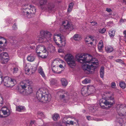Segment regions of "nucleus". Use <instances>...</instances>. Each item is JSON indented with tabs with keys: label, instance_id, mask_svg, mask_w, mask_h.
<instances>
[{
	"label": "nucleus",
	"instance_id": "bf43d9fd",
	"mask_svg": "<svg viewBox=\"0 0 126 126\" xmlns=\"http://www.w3.org/2000/svg\"><path fill=\"white\" fill-rule=\"evenodd\" d=\"M83 113H84L85 111V110H83Z\"/></svg>",
	"mask_w": 126,
	"mask_h": 126
},
{
	"label": "nucleus",
	"instance_id": "3c124183",
	"mask_svg": "<svg viewBox=\"0 0 126 126\" xmlns=\"http://www.w3.org/2000/svg\"><path fill=\"white\" fill-rule=\"evenodd\" d=\"M123 34L125 35L124 37L126 39V30L124 31Z\"/></svg>",
	"mask_w": 126,
	"mask_h": 126
},
{
	"label": "nucleus",
	"instance_id": "c9c22d12",
	"mask_svg": "<svg viewBox=\"0 0 126 126\" xmlns=\"http://www.w3.org/2000/svg\"><path fill=\"white\" fill-rule=\"evenodd\" d=\"M52 70L53 72L55 73H58L59 74L61 73L60 72H57L58 71V68L57 67H54L53 68H52Z\"/></svg>",
	"mask_w": 126,
	"mask_h": 126
},
{
	"label": "nucleus",
	"instance_id": "f257e3e1",
	"mask_svg": "<svg viewBox=\"0 0 126 126\" xmlns=\"http://www.w3.org/2000/svg\"><path fill=\"white\" fill-rule=\"evenodd\" d=\"M77 60L78 61L81 63H88L91 64L90 65L84 64L82 66L83 69L85 71H88L90 73L94 72L95 69L98 65V62L97 59L93 58L92 56L88 54H84L79 55Z\"/></svg>",
	"mask_w": 126,
	"mask_h": 126
},
{
	"label": "nucleus",
	"instance_id": "ea45409f",
	"mask_svg": "<svg viewBox=\"0 0 126 126\" xmlns=\"http://www.w3.org/2000/svg\"><path fill=\"white\" fill-rule=\"evenodd\" d=\"M116 84L115 82H112L111 83V87L113 88H115L116 87Z\"/></svg>",
	"mask_w": 126,
	"mask_h": 126
},
{
	"label": "nucleus",
	"instance_id": "9b49d317",
	"mask_svg": "<svg viewBox=\"0 0 126 126\" xmlns=\"http://www.w3.org/2000/svg\"><path fill=\"white\" fill-rule=\"evenodd\" d=\"M11 113V111L7 107H2L0 110V117L3 118L7 117L10 115Z\"/></svg>",
	"mask_w": 126,
	"mask_h": 126
},
{
	"label": "nucleus",
	"instance_id": "f03ea898",
	"mask_svg": "<svg viewBox=\"0 0 126 126\" xmlns=\"http://www.w3.org/2000/svg\"><path fill=\"white\" fill-rule=\"evenodd\" d=\"M36 97L38 100L40 102L43 103L49 102L51 98V96L49 94H46L43 88L39 89L36 93Z\"/></svg>",
	"mask_w": 126,
	"mask_h": 126
},
{
	"label": "nucleus",
	"instance_id": "a878e982",
	"mask_svg": "<svg viewBox=\"0 0 126 126\" xmlns=\"http://www.w3.org/2000/svg\"><path fill=\"white\" fill-rule=\"evenodd\" d=\"M38 72L44 78H46L45 73L42 68H39L38 70Z\"/></svg>",
	"mask_w": 126,
	"mask_h": 126
},
{
	"label": "nucleus",
	"instance_id": "f8f14e48",
	"mask_svg": "<svg viewBox=\"0 0 126 126\" xmlns=\"http://www.w3.org/2000/svg\"><path fill=\"white\" fill-rule=\"evenodd\" d=\"M119 110L118 111L119 116H122L126 115V106L121 105L119 106Z\"/></svg>",
	"mask_w": 126,
	"mask_h": 126
},
{
	"label": "nucleus",
	"instance_id": "0eeeda50",
	"mask_svg": "<svg viewBox=\"0 0 126 126\" xmlns=\"http://www.w3.org/2000/svg\"><path fill=\"white\" fill-rule=\"evenodd\" d=\"M53 40L56 44L59 47H64L65 44V37L61 34H58L53 37Z\"/></svg>",
	"mask_w": 126,
	"mask_h": 126
},
{
	"label": "nucleus",
	"instance_id": "58836bf2",
	"mask_svg": "<svg viewBox=\"0 0 126 126\" xmlns=\"http://www.w3.org/2000/svg\"><path fill=\"white\" fill-rule=\"evenodd\" d=\"M90 82V80L89 79H86L82 81V83L84 84H87Z\"/></svg>",
	"mask_w": 126,
	"mask_h": 126
},
{
	"label": "nucleus",
	"instance_id": "5fc2aeb1",
	"mask_svg": "<svg viewBox=\"0 0 126 126\" xmlns=\"http://www.w3.org/2000/svg\"><path fill=\"white\" fill-rule=\"evenodd\" d=\"M59 67L60 68H62L63 67V66L62 65L60 64L59 65Z\"/></svg>",
	"mask_w": 126,
	"mask_h": 126
},
{
	"label": "nucleus",
	"instance_id": "bb28decb",
	"mask_svg": "<svg viewBox=\"0 0 126 126\" xmlns=\"http://www.w3.org/2000/svg\"><path fill=\"white\" fill-rule=\"evenodd\" d=\"M100 77L102 78H103L104 75V67H102L100 70Z\"/></svg>",
	"mask_w": 126,
	"mask_h": 126
},
{
	"label": "nucleus",
	"instance_id": "aec40b11",
	"mask_svg": "<svg viewBox=\"0 0 126 126\" xmlns=\"http://www.w3.org/2000/svg\"><path fill=\"white\" fill-rule=\"evenodd\" d=\"M106 51L107 53H110L112 52L113 50V48L111 46H106L105 47Z\"/></svg>",
	"mask_w": 126,
	"mask_h": 126
},
{
	"label": "nucleus",
	"instance_id": "412c9836",
	"mask_svg": "<svg viewBox=\"0 0 126 126\" xmlns=\"http://www.w3.org/2000/svg\"><path fill=\"white\" fill-rule=\"evenodd\" d=\"M25 110V108L24 107L19 106H17L16 107V110L19 112H21L24 111Z\"/></svg>",
	"mask_w": 126,
	"mask_h": 126
},
{
	"label": "nucleus",
	"instance_id": "9d476101",
	"mask_svg": "<svg viewBox=\"0 0 126 126\" xmlns=\"http://www.w3.org/2000/svg\"><path fill=\"white\" fill-rule=\"evenodd\" d=\"M18 92L23 96H27L30 95L33 92V89L31 85L29 86L26 90L19 89Z\"/></svg>",
	"mask_w": 126,
	"mask_h": 126
},
{
	"label": "nucleus",
	"instance_id": "dca6fc26",
	"mask_svg": "<svg viewBox=\"0 0 126 126\" xmlns=\"http://www.w3.org/2000/svg\"><path fill=\"white\" fill-rule=\"evenodd\" d=\"M81 93L82 95L84 96H86L89 95L87 86H84L82 88Z\"/></svg>",
	"mask_w": 126,
	"mask_h": 126
},
{
	"label": "nucleus",
	"instance_id": "393cba45",
	"mask_svg": "<svg viewBox=\"0 0 126 126\" xmlns=\"http://www.w3.org/2000/svg\"><path fill=\"white\" fill-rule=\"evenodd\" d=\"M37 116L39 119H41L45 117L44 113L42 112L38 111L37 113Z\"/></svg>",
	"mask_w": 126,
	"mask_h": 126
},
{
	"label": "nucleus",
	"instance_id": "6e6552de",
	"mask_svg": "<svg viewBox=\"0 0 126 126\" xmlns=\"http://www.w3.org/2000/svg\"><path fill=\"white\" fill-rule=\"evenodd\" d=\"M64 59L68 65L71 67L76 65V60L74 56L70 54H67L65 55Z\"/></svg>",
	"mask_w": 126,
	"mask_h": 126
},
{
	"label": "nucleus",
	"instance_id": "4468645a",
	"mask_svg": "<svg viewBox=\"0 0 126 126\" xmlns=\"http://www.w3.org/2000/svg\"><path fill=\"white\" fill-rule=\"evenodd\" d=\"M46 49L45 47L43 46L39 45L36 48V51L38 55L40 54L41 52L46 51Z\"/></svg>",
	"mask_w": 126,
	"mask_h": 126
},
{
	"label": "nucleus",
	"instance_id": "7ed1b4c3",
	"mask_svg": "<svg viewBox=\"0 0 126 126\" xmlns=\"http://www.w3.org/2000/svg\"><path fill=\"white\" fill-rule=\"evenodd\" d=\"M36 10L34 6L26 4L22 6V14L24 17L30 18L33 16Z\"/></svg>",
	"mask_w": 126,
	"mask_h": 126
},
{
	"label": "nucleus",
	"instance_id": "2f4dec72",
	"mask_svg": "<svg viewBox=\"0 0 126 126\" xmlns=\"http://www.w3.org/2000/svg\"><path fill=\"white\" fill-rule=\"evenodd\" d=\"M59 118V115L57 113L54 114L52 116V118L55 121H56Z\"/></svg>",
	"mask_w": 126,
	"mask_h": 126
},
{
	"label": "nucleus",
	"instance_id": "4c0bfd02",
	"mask_svg": "<svg viewBox=\"0 0 126 126\" xmlns=\"http://www.w3.org/2000/svg\"><path fill=\"white\" fill-rule=\"evenodd\" d=\"M79 35L78 34H75L74 36V38L75 40L76 41H78L79 39Z\"/></svg>",
	"mask_w": 126,
	"mask_h": 126
},
{
	"label": "nucleus",
	"instance_id": "6e6d98bb",
	"mask_svg": "<svg viewBox=\"0 0 126 126\" xmlns=\"http://www.w3.org/2000/svg\"><path fill=\"white\" fill-rule=\"evenodd\" d=\"M124 2L126 4V0H123Z\"/></svg>",
	"mask_w": 126,
	"mask_h": 126
},
{
	"label": "nucleus",
	"instance_id": "5701e85b",
	"mask_svg": "<svg viewBox=\"0 0 126 126\" xmlns=\"http://www.w3.org/2000/svg\"><path fill=\"white\" fill-rule=\"evenodd\" d=\"M36 68L34 67L32 68L31 69H30L29 68H27V67L26 66L25 68V71L27 73H28L29 72L30 70H31L32 72V73L34 72L36 70Z\"/></svg>",
	"mask_w": 126,
	"mask_h": 126
},
{
	"label": "nucleus",
	"instance_id": "13d9d810",
	"mask_svg": "<svg viewBox=\"0 0 126 126\" xmlns=\"http://www.w3.org/2000/svg\"><path fill=\"white\" fill-rule=\"evenodd\" d=\"M42 126H47V125H43Z\"/></svg>",
	"mask_w": 126,
	"mask_h": 126
},
{
	"label": "nucleus",
	"instance_id": "09e8293b",
	"mask_svg": "<svg viewBox=\"0 0 126 126\" xmlns=\"http://www.w3.org/2000/svg\"><path fill=\"white\" fill-rule=\"evenodd\" d=\"M85 41H86V44H93V42H90L89 43V41L88 40H86Z\"/></svg>",
	"mask_w": 126,
	"mask_h": 126
},
{
	"label": "nucleus",
	"instance_id": "de8ad7c7",
	"mask_svg": "<svg viewBox=\"0 0 126 126\" xmlns=\"http://www.w3.org/2000/svg\"><path fill=\"white\" fill-rule=\"evenodd\" d=\"M90 23H93V24H92V25L93 26H94L96 24H97V23L95 22V21H93L92 22H90Z\"/></svg>",
	"mask_w": 126,
	"mask_h": 126
},
{
	"label": "nucleus",
	"instance_id": "f3484780",
	"mask_svg": "<svg viewBox=\"0 0 126 126\" xmlns=\"http://www.w3.org/2000/svg\"><path fill=\"white\" fill-rule=\"evenodd\" d=\"M87 88L89 95L94 93L95 91L94 87L93 86H88Z\"/></svg>",
	"mask_w": 126,
	"mask_h": 126
},
{
	"label": "nucleus",
	"instance_id": "b1692460",
	"mask_svg": "<svg viewBox=\"0 0 126 126\" xmlns=\"http://www.w3.org/2000/svg\"><path fill=\"white\" fill-rule=\"evenodd\" d=\"M61 81L63 86L66 87L67 85L68 82L64 78L62 79Z\"/></svg>",
	"mask_w": 126,
	"mask_h": 126
},
{
	"label": "nucleus",
	"instance_id": "39448f33",
	"mask_svg": "<svg viewBox=\"0 0 126 126\" xmlns=\"http://www.w3.org/2000/svg\"><path fill=\"white\" fill-rule=\"evenodd\" d=\"M15 81V80L13 78L8 76L3 77L0 76V84L3 83L4 85L7 87H12L14 85V82Z\"/></svg>",
	"mask_w": 126,
	"mask_h": 126
},
{
	"label": "nucleus",
	"instance_id": "ddd939ff",
	"mask_svg": "<svg viewBox=\"0 0 126 126\" xmlns=\"http://www.w3.org/2000/svg\"><path fill=\"white\" fill-rule=\"evenodd\" d=\"M32 83L31 81L29 80H24L20 82V86L22 89H24L31 85Z\"/></svg>",
	"mask_w": 126,
	"mask_h": 126
},
{
	"label": "nucleus",
	"instance_id": "7c9ffc66",
	"mask_svg": "<svg viewBox=\"0 0 126 126\" xmlns=\"http://www.w3.org/2000/svg\"><path fill=\"white\" fill-rule=\"evenodd\" d=\"M119 85L120 87L123 89L125 88L126 86L125 83L123 81L120 82L119 83Z\"/></svg>",
	"mask_w": 126,
	"mask_h": 126
},
{
	"label": "nucleus",
	"instance_id": "423d86ee",
	"mask_svg": "<svg viewBox=\"0 0 126 126\" xmlns=\"http://www.w3.org/2000/svg\"><path fill=\"white\" fill-rule=\"evenodd\" d=\"M52 34L51 32L47 31L42 30L40 32L39 36V42L42 43L48 42L50 39Z\"/></svg>",
	"mask_w": 126,
	"mask_h": 126
},
{
	"label": "nucleus",
	"instance_id": "c756f323",
	"mask_svg": "<svg viewBox=\"0 0 126 126\" xmlns=\"http://www.w3.org/2000/svg\"><path fill=\"white\" fill-rule=\"evenodd\" d=\"M103 47V41L101 40L99 41L98 45V48L99 49H101Z\"/></svg>",
	"mask_w": 126,
	"mask_h": 126
},
{
	"label": "nucleus",
	"instance_id": "20e7f679",
	"mask_svg": "<svg viewBox=\"0 0 126 126\" xmlns=\"http://www.w3.org/2000/svg\"><path fill=\"white\" fill-rule=\"evenodd\" d=\"M107 96H108V98H102L100 100L99 104L101 107L103 109H106V107H110L113 104V103L109 101L108 100H113L114 97L112 93L110 92L107 94Z\"/></svg>",
	"mask_w": 126,
	"mask_h": 126
},
{
	"label": "nucleus",
	"instance_id": "4d7b16f0",
	"mask_svg": "<svg viewBox=\"0 0 126 126\" xmlns=\"http://www.w3.org/2000/svg\"><path fill=\"white\" fill-rule=\"evenodd\" d=\"M3 44V42L2 41H0V44Z\"/></svg>",
	"mask_w": 126,
	"mask_h": 126
},
{
	"label": "nucleus",
	"instance_id": "f704fd0d",
	"mask_svg": "<svg viewBox=\"0 0 126 126\" xmlns=\"http://www.w3.org/2000/svg\"><path fill=\"white\" fill-rule=\"evenodd\" d=\"M50 47L49 49L50 51L51 52H54L55 51V47L51 45H50Z\"/></svg>",
	"mask_w": 126,
	"mask_h": 126
},
{
	"label": "nucleus",
	"instance_id": "a211bd4d",
	"mask_svg": "<svg viewBox=\"0 0 126 126\" xmlns=\"http://www.w3.org/2000/svg\"><path fill=\"white\" fill-rule=\"evenodd\" d=\"M68 121H66L65 123L66 124V126H79V125L77 123L75 122L72 121L68 122Z\"/></svg>",
	"mask_w": 126,
	"mask_h": 126
},
{
	"label": "nucleus",
	"instance_id": "79ce46f5",
	"mask_svg": "<svg viewBox=\"0 0 126 126\" xmlns=\"http://www.w3.org/2000/svg\"><path fill=\"white\" fill-rule=\"evenodd\" d=\"M56 81L54 79H52L50 81V83L52 85H54L56 83Z\"/></svg>",
	"mask_w": 126,
	"mask_h": 126
},
{
	"label": "nucleus",
	"instance_id": "6ab92c4d",
	"mask_svg": "<svg viewBox=\"0 0 126 126\" xmlns=\"http://www.w3.org/2000/svg\"><path fill=\"white\" fill-rule=\"evenodd\" d=\"M38 56L42 58H45L47 57L48 55V52L46 50L45 52H41L40 54L38 55Z\"/></svg>",
	"mask_w": 126,
	"mask_h": 126
},
{
	"label": "nucleus",
	"instance_id": "e433bc0d",
	"mask_svg": "<svg viewBox=\"0 0 126 126\" xmlns=\"http://www.w3.org/2000/svg\"><path fill=\"white\" fill-rule=\"evenodd\" d=\"M106 31V29L104 28L102 29H100L99 30L98 32L100 33H104Z\"/></svg>",
	"mask_w": 126,
	"mask_h": 126
},
{
	"label": "nucleus",
	"instance_id": "49530a36",
	"mask_svg": "<svg viewBox=\"0 0 126 126\" xmlns=\"http://www.w3.org/2000/svg\"><path fill=\"white\" fill-rule=\"evenodd\" d=\"M106 11L109 13L112 11V10L111 9L108 8H106Z\"/></svg>",
	"mask_w": 126,
	"mask_h": 126
},
{
	"label": "nucleus",
	"instance_id": "37998d69",
	"mask_svg": "<svg viewBox=\"0 0 126 126\" xmlns=\"http://www.w3.org/2000/svg\"><path fill=\"white\" fill-rule=\"evenodd\" d=\"M35 121L34 120L31 121L30 123L29 126H32V125L34 124L35 123Z\"/></svg>",
	"mask_w": 126,
	"mask_h": 126
},
{
	"label": "nucleus",
	"instance_id": "2eb2a0df",
	"mask_svg": "<svg viewBox=\"0 0 126 126\" xmlns=\"http://www.w3.org/2000/svg\"><path fill=\"white\" fill-rule=\"evenodd\" d=\"M67 24L66 25H64L62 27H64V29L62 30L63 31H65V29L68 30L69 31H71L73 29V26L71 23L68 22V21H66Z\"/></svg>",
	"mask_w": 126,
	"mask_h": 126
},
{
	"label": "nucleus",
	"instance_id": "473e14b6",
	"mask_svg": "<svg viewBox=\"0 0 126 126\" xmlns=\"http://www.w3.org/2000/svg\"><path fill=\"white\" fill-rule=\"evenodd\" d=\"M9 60L8 58H2L1 62L2 64H4L7 63Z\"/></svg>",
	"mask_w": 126,
	"mask_h": 126
},
{
	"label": "nucleus",
	"instance_id": "a18cd8bd",
	"mask_svg": "<svg viewBox=\"0 0 126 126\" xmlns=\"http://www.w3.org/2000/svg\"><path fill=\"white\" fill-rule=\"evenodd\" d=\"M16 26V24H14L13 26V29L14 30L16 29L17 28Z\"/></svg>",
	"mask_w": 126,
	"mask_h": 126
},
{
	"label": "nucleus",
	"instance_id": "1a4fd4ad",
	"mask_svg": "<svg viewBox=\"0 0 126 126\" xmlns=\"http://www.w3.org/2000/svg\"><path fill=\"white\" fill-rule=\"evenodd\" d=\"M58 93L60 99L64 102L68 101L70 99V95L66 91L61 90L59 91Z\"/></svg>",
	"mask_w": 126,
	"mask_h": 126
},
{
	"label": "nucleus",
	"instance_id": "8fccbe9b",
	"mask_svg": "<svg viewBox=\"0 0 126 126\" xmlns=\"http://www.w3.org/2000/svg\"><path fill=\"white\" fill-rule=\"evenodd\" d=\"M9 38L11 40H13L14 39L15 37L14 36H9Z\"/></svg>",
	"mask_w": 126,
	"mask_h": 126
},
{
	"label": "nucleus",
	"instance_id": "c03bdc74",
	"mask_svg": "<svg viewBox=\"0 0 126 126\" xmlns=\"http://www.w3.org/2000/svg\"><path fill=\"white\" fill-rule=\"evenodd\" d=\"M66 23V21H63V25L61 27V30H60L61 31V30H63V28H64V27H63L62 26L64 25V24L66 23Z\"/></svg>",
	"mask_w": 126,
	"mask_h": 126
},
{
	"label": "nucleus",
	"instance_id": "603ef678",
	"mask_svg": "<svg viewBox=\"0 0 126 126\" xmlns=\"http://www.w3.org/2000/svg\"><path fill=\"white\" fill-rule=\"evenodd\" d=\"M87 119L89 120H91V116H86Z\"/></svg>",
	"mask_w": 126,
	"mask_h": 126
},
{
	"label": "nucleus",
	"instance_id": "052dcab7",
	"mask_svg": "<svg viewBox=\"0 0 126 126\" xmlns=\"http://www.w3.org/2000/svg\"><path fill=\"white\" fill-rule=\"evenodd\" d=\"M125 41L126 43V40H125Z\"/></svg>",
	"mask_w": 126,
	"mask_h": 126
},
{
	"label": "nucleus",
	"instance_id": "680f3d73",
	"mask_svg": "<svg viewBox=\"0 0 126 126\" xmlns=\"http://www.w3.org/2000/svg\"><path fill=\"white\" fill-rule=\"evenodd\" d=\"M1 106H0V107Z\"/></svg>",
	"mask_w": 126,
	"mask_h": 126
},
{
	"label": "nucleus",
	"instance_id": "4be33fe9",
	"mask_svg": "<svg viewBox=\"0 0 126 126\" xmlns=\"http://www.w3.org/2000/svg\"><path fill=\"white\" fill-rule=\"evenodd\" d=\"M35 59V57L32 54H31L28 56L27 58V60L30 62L33 61Z\"/></svg>",
	"mask_w": 126,
	"mask_h": 126
},
{
	"label": "nucleus",
	"instance_id": "72a5a7b5",
	"mask_svg": "<svg viewBox=\"0 0 126 126\" xmlns=\"http://www.w3.org/2000/svg\"><path fill=\"white\" fill-rule=\"evenodd\" d=\"M73 6V4L72 3H70L69 5L67 11L68 12H70Z\"/></svg>",
	"mask_w": 126,
	"mask_h": 126
},
{
	"label": "nucleus",
	"instance_id": "cd10ccee",
	"mask_svg": "<svg viewBox=\"0 0 126 126\" xmlns=\"http://www.w3.org/2000/svg\"><path fill=\"white\" fill-rule=\"evenodd\" d=\"M115 31L114 30H111L109 32V34L110 37L113 38L115 35Z\"/></svg>",
	"mask_w": 126,
	"mask_h": 126
},
{
	"label": "nucleus",
	"instance_id": "c85d7f7f",
	"mask_svg": "<svg viewBox=\"0 0 126 126\" xmlns=\"http://www.w3.org/2000/svg\"><path fill=\"white\" fill-rule=\"evenodd\" d=\"M0 56L2 58H5L8 57V54L6 52H3L0 54Z\"/></svg>",
	"mask_w": 126,
	"mask_h": 126
},
{
	"label": "nucleus",
	"instance_id": "a19ab883",
	"mask_svg": "<svg viewBox=\"0 0 126 126\" xmlns=\"http://www.w3.org/2000/svg\"><path fill=\"white\" fill-rule=\"evenodd\" d=\"M18 68L17 67H15L13 69V73H15L17 72V71H18Z\"/></svg>",
	"mask_w": 126,
	"mask_h": 126
},
{
	"label": "nucleus",
	"instance_id": "864d4df0",
	"mask_svg": "<svg viewBox=\"0 0 126 126\" xmlns=\"http://www.w3.org/2000/svg\"><path fill=\"white\" fill-rule=\"evenodd\" d=\"M58 52L59 53L62 52H63V50L61 48H59L58 49Z\"/></svg>",
	"mask_w": 126,
	"mask_h": 126
}]
</instances>
